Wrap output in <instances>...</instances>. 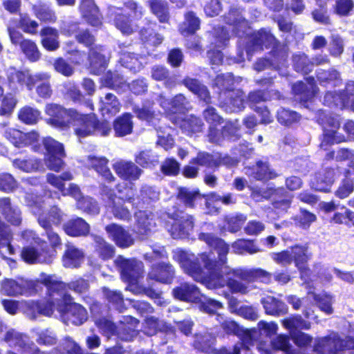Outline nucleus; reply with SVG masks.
I'll return each mask as SVG.
<instances>
[{"mask_svg": "<svg viewBox=\"0 0 354 354\" xmlns=\"http://www.w3.org/2000/svg\"><path fill=\"white\" fill-rule=\"evenodd\" d=\"M199 239L214 248L218 257L216 258L212 252H203L199 254V258L196 259L193 254L176 250L174 258L179 263L185 272L209 289L222 288L226 285L233 293L246 294L248 292V287L243 282L234 279L233 277H238L234 273L225 272L227 268L232 270L242 269L232 268L227 265L228 245L224 241L212 234L201 233Z\"/></svg>", "mask_w": 354, "mask_h": 354, "instance_id": "obj_1", "label": "nucleus"}, {"mask_svg": "<svg viewBox=\"0 0 354 354\" xmlns=\"http://www.w3.org/2000/svg\"><path fill=\"white\" fill-rule=\"evenodd\" d=\"M45 112L50 117L49 124L61 130H67L73 126L79 138L91 136L95 130L97 118L95 114H82L75 109H67L55 104H48Z\"/></svg>", "mask_w": 354, "mask_h": 354, "instance_id": "obj_2", "label": "nucleus"}, {"mask_svg": "<svg viewBox=\"0 0 354 354\" xmlns=\"http://www.w3.org/2000/svg\"><path fill=\"white\" fill-rule=\"evenodd\" d=\"M49 78L50 75L44 72L32 75L29 71H19L12 69L8 73V81L12 88H17L19 84L21 86H26L28 90H32L36 83L43 82L37 87V94L43 98L50 97L52 94L48 82Z\"/></svg>", "mask_w": 354, "mask_h": 354, "instance_id": "obj_3", "label": "nucleus"}, {"mask_svg": "<svg viewBox=\"0 0 354 354\" xmlns=\"http://www.w3.org/2000/svg\"><path fill=\"white\" fill-rule=\"evenodd\" d=\"M47 284L51 291L58 290L61 292H57L59 297H62L64 304H58L57 310L60 313H65L66 317L71 323L75 325H81L88 317L86 309L81 305L72 303L71 295L66 294L65 291L66 285L58 281H52L48 279Z\"/></svg>", "mask_w": 354, "mask_h": 354, "instance_id": "obj_4", "label": "nucleus"}, {"mask_svg": "<svg viewBox=\"0 0 354 354\" xmlns=\"http://www.w3.org/2000/svg\"><path fill=\"white\" fill-rule=\"evenodd\" d=\"M29 204L32 206V211L35 214H38V222L39 225L46 230L48 239L53 248L61 245V239L59 235L51 230V224L59 225L62 219V214L57 207L51 208L49 214L40 213V205L38 206L37 203Z\"/></svg>", "mask_w": 354, "mask_h": 354, "instance_id": "obj_5", "label": "nucleus"}, {"mask_svg": "<svg viewBox=\"0 0 354 354\" xmlns=\"http://www.w3.org/2000/svg\"><path fill=\"white\" fill-rule=\"evenodd\" d=\"M115 263L121 269L122 279L131 284L136 283L143 273V264L141 261L135 259H125L118 257Z\"/></svg>", "mask_w": 354, "mask_h": 354, "instance_id": "obj_6", "label": "nucleus"}, {"mask_svg": "<svg viewBox=\"0 0 354 354\" xmlns=\"http://www.w3.org/2000/svg\"><path fill=\"white\" fill-rule=\"evenodd\" d=\"M192 217L188 214L180 213L176 214L172 221L167 224L168 231L174 239H182L187 236L193 229Z\"/></svg>", "mask_w": 354, "mask_h": 354, "instance_id": "obj_7", "label": "nucleus"}, {"mask_svg": "<svg viewBox=\"0 0 354 354\" xmlns=\"http://www.w3.org/2000/svg\"><path fill=\"white\" fill-rule=\"evenodd\" d=\"M48 279L52 281L55 280L51 277H47L43 281V283L46 286L48 291L50 297L49 301L41 303L33 302L32 304V309L36 310L39 313L46 316H50L53 314L54 309L57 310L58 304H64L62 297H60L57 295V292H61V291H58V290L51 291L47 284V281Z\"/></svg>", "mask_w": 354, "mask_h": 354, "instance_id": "obj_8", "label": "nucleus"}, {"mask_svg": "<svg viewBox=\"0 0 354 354\" xmlns=\"http://www.w3.org/2000/svg\"><path fill=\"white\" fill-rule=\"evenodd\" d=\"M345 347L347 346L344 341L337 334L333 333L328 337L319 339L315 350L317 354H337Z\"/></svg>", "mask_w": 354, "mask_h": 354, "instance_id": "obj_9", "label": "nucleus"}, {"mask_svg": "<svg viewBox=\"0 0 354 354\" xmlns=\"http://www.w3.org/2000/svg\"><path fill=\"white\" fill-rule=\"evenodd\" d=\"M290 249L292 254L293 261L300 272L301 279L308 277L310 270L307 268L306 263L310 259L311 254L308 251V246L295 245Z\"/></svg>", "mask_w": 354, "mask_h": 354, "instance_id": "obj_10", "label": "nucleus"}, {"mask_svg": "<svg viewBox=\"0 0 354 354\" xmlns=\"http://www.w3.org/2000/svg\"><path fill=\"white\" fill-rule=\"evenodd\" d=\"M5 137L17 147H22L37 142L39 135L35 131L24 133L14 128H8L5 131Z\"/></svg>", "mask_w": 354, "mask_h": 354, "instance_id": "obj_11", "label": "nucleus"}, {"mask_svg": "<svg viewBox=\"0 0 354 354\" xmlns=\"http://www.w3.org/2000/svg\"><path fill=\"white\" fill-rule=\"evenodd\" d=\"M105 230L109 237L120 248H128L134 243V240L129 232L119 225L115 223L108 225Z\"/></svg>", "mask_w": 354, "mask_h": 354, "instance_id": "obj_12", "label": "nucleus"}, {"mask_svg": "<svg viewBox=\"0 0 354 354\" xmlns=\"http://www.w3.org/2000/svg\"><path fill=\"white\" fill-rule=\"evenodd\" d=\"M135 218L134 231L139 235H147L155 228V216L151 212L139 211Z\"/></svg>", "mask_w": 354, "mask_h": 354, "instance_id": "obj_13", "label": "nucleus"}, {"mask_svg": "<svg viewBox=\"0 0 354 354\" xmlns=\"http://www.w3.org/2000/svg\"><path fill=\"white\" fill-rule=\"evenodd\" d=\"M113 168L119 177L127 180H136L142 171L131 161L120 160L113 164Z\"/></svg>", "mask_w": 354, "mask_h": 354, "instance_id": "obj_14", "label": "nucleus"}, {"mask_svg": "<svg viewBox=\"0 0 354 354\" xmlns=\"http://www.w3.org/2000/svg\"><path fill=\"white\" fill-rule=\"evenodd\" d=\"M227 273H234L239 279L246 282H252L257 279L261 280L264 283H270L272 274L262 269L248 270H230L227 268L225 269Z\"/></svg>", "mask_w": 354, "mask_h": 354, "instance_id": "obj_15", "label": "nucleus"}, {"mask_svg": "<svg viewBox=\"0 0 354 354\" xmlns=\"http://www.w3.org/2000/svg\"><path fill=\"white\" fill-rule=\"evenodd\" d=\"M227 273H234L239 279L246 282H252L257 279L261 280L264 283H270L272 274L262 269L248 270H230L227 268L225 269Z\"/></svg>", "mask_w": 354, "mask_h": 354, "instance_id": "obj_16", "label": "nucleus"}, {"mask_svg": "<svg viewBox=\"0 0 354 354\" xmlns=\"http://www.w3.org/2000/svg\"><path fill=\"white\" fill-rule=\"evenodd\" d=\"M227 273H234L239 279L246 282H252L257 279L261 280L264 283H270L272 274L262 269L248 270H230L227 268L225 269Z\"/></svg>", "mask_w": 354, "mask_h": 354, "instance_id": "obj_17", "label": "nucleus"}, {"mask_svg": "<svg viewBox=\"0 0 354 354\" xmlns=\"http://www.w3.org/2000/svg\"><path fill=\"white\" fill-rule=\"evenodd\" d=\"M220 99L223 106L230 111H239L244 107V95L241 90H232L221 93Z\"/></svg>", "mask_w": 354, "mask_h": 354, "instance_id": "obj_18", "label": "nucleus"}, {"mask_svg": "<svg viewBox=\"0 0 354 354\" xmlns=\"http://www.w3.org/2000/svg\"><path fill=\"white\" fill-rule=\"evenodd\" d=\"M80 11L83 18L93 26L102 24L101 15L93 0H82Z\"/></svg>", "mask_w": 354, "mask_h": 354, "instance_id": "obj_19", "label": "nucleus"}, {"mask_svg": "<svg viewBox=\"0 0 354 354\" xmlns=\"http://www.w3.org/2000/svg\"><path fill=\"white\" fill-rule=\"evenodd\" d=\"M121 108L117 97L112 93H106L100 100V111L104 117L111 118L116 115Z\"/></svg>", "mask_w": 354, "mask_h": 354, "instance_id": "obj_20", "label": "nucleus"}, {"mask_svg": "<svg viewBox=\"0 0 354 354\" xmlns=\"http://www.w3.org/2000/svg\"><path fill=\"white\" fill-rule=\"evenodd\" d=\"M174 297L185 301L194 302L200 299L201 293L198 288L193 284L183 283L174 289Z\"/></svg>", "mask_w": 354, "mask_h": 354, "instance_id": "obj_21", "label": "nucleus"}, {"mask_svg": "<svg viewBox=\"0 0 354 354\" xmlns=\"http://www.w3.org/2000/svg\"><path fill=\"white\" fill-rule=\"evenodd\" d=\"M174 270L169 263H159L152 267L149 276L151 279L162 283H170L174 277Z\"/></svg>", "mask_w": 354, "mask_h": 354, "instance_id": "obj_22", "label": "nucleus"}, {"mask_svg": "<svg viewBox=\"0 0 354 354\" xmlns=\"http://www.w3.org/2000/svg\"><path fill=\"white\" fill-rule=\"evenodd\" d=\"M335 171L332 169H326L316 174L311 181L312 187L319 191L328 192L330 186L334 182Z\"/></svg>", "mask_w": 354, "mask_h": 354, "instance_id": "obj_23", "label": "nucleus"}, {"mask_svg": "<svg viewBox=\"0 0 354 354\" xmlns=\"http://www.w3.org/2000/svg\"><path fill=\"white\" fill-rule=\"evenodd\" d=\"M0 212L10 223L18 225L21 223V212L11 204L9 198H0Z\"/></svg>", "mask_w": 354, "mask_h": 354, "instance_id": "obj_24", "label": "nucleus"}, {"mask_svg": "<svg viewBox=\"0 0 354 354\" xmlns=\"http://www.w3.org/2000/svg\"><path fill=\"white\" fill-rule=\"evenodd\" d=\"M89 61L91 71L93 73L98 75L106 68L107 59L104 55L102 54V47H92L89 53Z\"/></svg>", "mask_w": 354, "mask_h": 354, "instance_id": "obj_25", "label": "nucleus"}, {"mask_svg": "<svg viewBox=\"0 0 354 354\" xmlns=\"http://www.w3.org/2000/svg\"><path fill=\"white\" fill-rule=\"evenodd\" d=\"M245 174L259 180H267L277 176V174L270 168L267 162L261 161L258 162L252 169L245 168Z\"/></svg>", "mask_w": 354, "mask_h": 354, "instance_id": "obj_26", "label": "nucleus"}, {"mask_svg": "<svg viewBox=\"0 0 354 354\" xmlns=\"http://www.w3.org/2000/svg\"><path fill=\"white\" fill-rule=\"evenodd\" d=\"M84 259V253L73 245H66V250L62 258L63 265L66 268H77Z\"/></svg>", "mask_w": 354, "mask_h": 354, "instance_id": "obj_27", "label": "nucleus"}, {"mask_svg": "<svg viewBox=\"0 0 354 354\" xmlns=\"http://www.w3.org/2000/svg\"><path fill=\"white\" fill-rule=\"evenodd\" d=\"M65 232L71 236H86L89 232L88 224L82 218L71 219L64 224Z\"/></svg>", "mask_w": 354, "mask_h": 354, "instance_id": "obj_28", "label": "nucleus"}, {"mask_svg": "<svg viewBox=\"0 0 354 354\" xmlns=\"http://www.w3.org/2000/svg\"><path fill=\"white\" fill-rule=\"evenodd\" d=\"M250 42L252 46V50H262L266 48L274 46L275 44L274 37L268 31L261 30L253 34Z\"/></svg>", "mask_w": 354, "mask_h": 354, "instance_id": "obj_29", "label": "nucleus"}, {"mask_svg": "<svg viewBox=\"0 0 354 354\" xmlns=\"http://www.w3.org/2000/svg\"><path fill=\"white\" fill-rule=\"evenodd\" d=\"M184 85L201 100L206 103H210L211 97L207 88L198 80L187 77L183 80Z\"/></svg>", "mask_w": 354, "mask_h": 354, "instance_id": "obj_30", "label": "nucleus"}, {"mask_svg": "<svg viewBox=\"0 0 354 354\" xmlns=\"http://www.w3.org/2000/svg\"><path fill=\"white\" fill-rule=\"evenodd\" d=\"M328 121L331 129H325L324 133V140L321 143V147L324 148L328 144L339 143L344 140V137L339 133L336 129L339 127V121L337 119H331Z\"/></svg>", "mask_w": 354, "mask_h": 354, "instance_id": "obj_31", "label": "nucleus"}, {"mask_svg": "<svg viewBox=\"0 0 354 354\" xmlns=\"http://www.w3.org/2000/svg\"><path fill=\"white\" fill-rule=\"evenodd\" d=\"M261 303L263 305L266 313L272 315H279L287 312L285 304L272 296L262 298Z\"/></svg>", "mask_w": 354, "mask_h": 354, "instance_id": "obj_32", "label": "nucleus"}, {"mask_svg": "<svg viewBox=\"0 0 354 354\" xmlns=\"http://www.w3.org/2000/svg\"><path fill=\"white\" fill-rule=\"evenodd\" d=\"M132 116L129 113H124L114 122L113 129L117 136L122 137L130 134L133 129Z\"/></svg>", "mask_w": 354, "mask_h": 354, "instance_id": "obj_33", "label": "nucleus"}, {"mask_svg": "<svg viewBox=\"0 0 354 354\" xmlns=\"http://www.w3.org/2000/svg\"><path fill=\"white\" fill-rule=\"evenodd\" d=\"M0 293L3 295L15 297L26 293L24 285L10 279H5L0 283Z\"/></svg>", "mask_w": 354, "mask_h": 354, "instance_id": "obj_34", "label": "nucleus"}, {"mask_svg": "<svg viewBox=\"0 0 354 354\" xmlns=\"http://www.w3.org/2000/svg\"><path fill=\"white\" fill-rule=\"evenodd\" d=\"M88 160L89 165L94 168L107 181L111 182L114 180V176L106 166L108 163L106 158L103 157L89 156Z\"/></svg>", "mask_w": 354, "mask_h": 354, "instance_id": "obj_35", "label": "nucleus"}, {"mask_svg": "<svg viewBox=\"0 0 354 354\" xmlns=\"http://www.w3.org/2000/svg\"><path fill=\"white\" fill-rule=\"evenodd\" d=\"M41 43L48 50H55L59 47L58 32L56 29L47 27L41 30Z\"/></svg>", "mask_w": 354, "mask_h": 354, "instance_id": "obj_36", "label": "nucleus"}, {"mask_svg": "<svg viewBox=\"0 0 354 354\" xmlns=\"http://www.w3.org/2000/svg\"><path fill=\"white\" fill-rule=\"evenodd\" d=\"M200 19L194 12H189L185 15V21L180 26L179 30L182 35L186 36L194 35L200 28Z\"/></svg>", "mask_w": 354, "mask_h": 354, "instance_id": "obj_37", "label": "nucleus"}, {"mask_svg": "<svg viewBox=\"0 0 354 354\" xmlns=\"http://www.w3.org/2000/svg\"><path fill=\"white\" fill-rule=\"evenodd\" d=\"M189 163L209 168L218 167L221 165L218 156L205 151L198 152L197 156L190 160Z\"/></svg>", "mask_w": 354, "mask_h": 354, "instance_id": "obj_38", "label": "nucleus"}, {"mask_svg": "<svg viewBox=\"0 0 354 354\" xmlns=\"http://www.w3.org/2000/svg\"><path fill=\"white\" fill-rule=\"evenodd\" d=\"M180 127L184 133L192 136L202 131L203 123L199 118L189 115L180 122Z\"/></svg>", "mask_w": 354, "mask_h": 354, "instance_id": "obj_39", "label": "nucleus"}, {"mask_svg": "<svg viewBox=\"0 0 354 354\" xmlns=\"http://www.w3.org/2000/svg\"><path fill=\"white\" fill-rule=\"evenodd\" d=\"M225 21L230 26H234L236 33L244 31L247 27V22L238 8H232L225 16Z\"/></svg>", "mask_w": 354, "mask_h": 354, "instance_id": "obj_40", "label": "nucleus"}, {"mask_svg": "<svg viewBox=\"0 0 354 354\" xmlns=\"http://www.w3.org/2000/svg\"><path fill=\"white\" fill-rule=\"evenodd\" d=\"M158 134L157 144L165 150L173 147L174 140L172 138L173 129L169 127H159L156 129Z\"/></svg>", "mask_w": 354, "mask_h": 354, "instance_id": "obj_41", "label": "nucleus"}, {"mask_svg": "<svg viewBox=\"0 0 354 354\" xmlns=\"http://www.w3.org/2000/svg\"><path fill=\"white\" fill-rule=\"evenodd\" d=\"M149 6L152 13L157 17L160 22L168 21L169 15L166 2L161 0H150Z\"/></svg>", "mask_w": 354, "mask_h": 354, "instance_id": "obj_42", "label": "nucleus"}, {"mask_svg": "<svg viewBox=\"0 0 354 354\" xmlns=\"http://www.w3.org/2000/svg\"><path fill=\"white\" fill-rule=\"evenodd\" d=\"M21 257L27 263H47L50 259L41 252H39L33 247H26L21 251Z\"/></svg>", "mask_w": 354, "mask_h": 354, "instance_id": "obj_43", "label": "nucleus"}, {"mask_svg": "<svg viewBox=\"0 0 354 354\" xmlns=\"http://www.w3.org/2000/svg\"><path fill=\"white\" fill-rule=\"evenodd\" d=\"M283 326L290 331V335L292 333H297V329H309L310 324L304 321L301 316H293L288 317L282 321Z\"/></svg>", "mask_w": 354, "mask_h": 354, "instance_id": "obj_44", "label": "nucleus"}, {"mask_svg": "<svg viewBox=\"0 0 354 354\" xmlns=\"http://www.w3.org/2000/svg\"><path fill=\"white\" fill-rule=\"evenodd\" d=\"M4 340L11 346L25 348L28 344V337L14 329L8 330L5 335Z\"/></svg>", "mask_w": 354, "mask_h": 354, "instance_id": "obj_45", "label": "nucleus"}, {"mask_svg": "<svg viewBox=\"0 0 354 354\" xmlns=\"http://www.w3.org/2000/svg\"><path fill=\"white\" fill-rule=\"evenodd\" d=\"M120 10L117 9L115 12V17L114 23L116 28L120 30L123 34L130 35L136 30V26L132 24L128 17L123 13L118 12Z\"/></svg>", "mask_w": 354, "mask_h": 354, "instance_id": "obj_46", "label": "nucleus"}, {"mask_svg": "<svg viewBox=\"0 0 354 354\" xmlns=\"http://www.w3.org/2000/svg\"><path fill=\"white\" fill-rule=\"evenodd\" d=\"M40 115L41 113L37 109L26 106L20 109L18 117L21 122L27 124H33L38 122Z\"/></svg>", "mask_w": 354, "mask_h": 354, "instance_id": "obj_47", "label": "nucleus"}, {"mask_svg": "<svg viewBox=\"0 0 354 354\" xmlns=\"http://www.w3.org/2000/svg\"><path fill=\"white\" fill-rule=\"evenodd\" d=\"M94 241L96 244V250L102 259H109L114 254V248L107 243L105 240L98 236H94Z\"/></svg>", "mask_w": 354, "mask_h": 354, "instance_id": "obj_48", "label": "nucleus"}, {"mask_svg": "<svg viewBox=\"0 0 354 354\" xmlns=\"http://www.w3.org/2000/svg\"><path fill=\"white\" fill-rule=\"evenodd\" d=\"M232 248L236 254L248 252L252 254L260 252V250L252 241L245 239L237 240L233 243Z\"/></svg>", "mask_w": 354, "mask_h": 354, "instance_id": "obj_49", "label": "nucleus"}, {"mask_svg": "<svg viewBox=\"0 0 354 354\" xmlns=\"http://www.w3.org/2000/svg\"><path fill=\"white\" fill-rule=\"evenodd\" d=\"M120 199L113 198L109 207L113 216L118 219L129 220L131 218V213L127 207H124Z\"/></svg>", "mask_w": 354, "mask_h": 354, "instance_id": "obj_50", "label": "nucleus"}, {"mask_svg": "<svg viewBox=\"0 0 354 354\" xmlns=\"http://www.w3.org/2000/svg\"><path fill=\"white\" fill-rule=\"evenodd\" d=\"M308 295H312L322 311L326 313L328 315L333 313V309L332 304L333 303V299L332 296L327 294L317 295L313 292H309Z\"/></svg>", "mask_w": 354, "mask_h": 354, "instance_id": "obj_51", "label": "nucleus"}, {"mask_svg": "<svg viewBox=\"0 0 354 354\" xmlns=\"http://www.w3.org/2000/svg\"><path fill=\"white\" fill-rule=\"evenodd\" d=\"M120 62L124 66L134 73L139 71L142 68L138 56L131 53H123L120 57Z\"/></svg>", "mask_w": 354, "mask_h": 354, "instance_id": "obj_52", "label": "nucleus"}, {"mask_svg": "<svg viewBox=\"0 0 354 354\" xmlns=\"http://www.w3.org/2000/svg\"><path fill=\"white\" fill-rule=\"evenodd\" d=\"M13 165L15 167L26 172L36 171L42 167L41 162L35 158L16 159L13 161Z\"/></svg>", "mask_w": 354, "mask_h": 354, "instance_id": "obj_53", "label": "nucleus"}, {"mask_svg": "<svg viewBox=\"0 0 354 354\" xmlns=\"http://www.w3.org/2000/svg\"><path fill=\"white\" fill-rule=\"evenodd\" d=\"M140 34L144 42L153 46L160 44L163 41V37L156 33L150 27L143 28Z\"/></svg>", "mask_w": 354, "mask_h": 354, "instance_id": "obj_54", "label": "nucleus"}, {"mask_svg": "<svg viewBox=\"0 0 354 354\" xmlns=\"http://www.w3.org/2000/svg\"><path fill=\"white\" fill-rule=\"evenodd\" d=\"M77 207L90 214H97L100 207L96 201L91 197H82L77 201Z\"/></svg>", "mask_w": 354, "mask_h": 354, "instance_id": "obj_55", "label": "nucleus"}, {"mask_svg": "<svg viewBox=\"0 0 354 354\" xmlns=\"http://www.w3.org/2000/svg\"><path fill=\"white\" fill-rule=\"evenodd\" d=\"M200 196L198 191L190 190L185 187L179 189L178 198L187 207H192L195 200Z\"/></svg>", "mask_w": 354, "mask_h": 354, "instance_id": "obj_56", "label": "nucleus"}, {"mask_svg": "<svg viewBox=\"0 0 354 354\" xmlns=\"http://www.w3.org/2000/svg\"><path fill=\"white\" fill-rule=\"evenodd\" d=\"M44 145L47 151L46 156H66L63 145L52 138H47L44 139Z\"/></svg>", "mask_w": 354, "mask_h": 354, "instance_id": "obj_57", "label": "nucleus"}, {"mask_svg": "<svg viewBox=\"0 0 354 354\" xmlns=\"http://www.w3.org/2000/svg\"><path fill=\"white\" fill-rule=\"evenodd\" d=\"M35 15L40 20L53 22L55 21L56 17L54 12L45 4L34 6Z\"/></svg>", "mask_w": 354, "mask_h": 354, "instance_id": "obj_58", "label": "nucleus"}, {"mask_svg": "<svg viewBox=\"0 0 354 354\" xmlns=\"http://www.w3.org/2000/svg\"><path fill=\"white\" fill-rule=\"evenodd\" d=\"M354 7L353 0H337L333 6V12L339 16H347Z\"/></svg>", "mask_w": 354, "mask_h": 354, "instance_id": "obj_59", "label": "nucleus"}, {"mask_svg": "<svg viewBox=\"0 0 354 354\" xmlns=\"http://www.w3.org/2000/svg\"><path fill=\"white\" fill-rule=\"evenodd\" d=\"M315 220L316 216L306 210H301L295 218V224L304 229L308 228Z\"/></svg>", "mask_w": 354, "mask_h": 354, "instance_id": "obj_60", "label": "nucleus"}, {"mask_svg": "<svg viewBox=\"0 0 354 354\" xmlns=\"http://www.w3.org/2000/svg\"><path fill=\"white\" fill-rule=\"evenodd\" d=\"M272 259L277 264L282 266H288L293 262L292 254L290 249L280 252H272L270 254Z\"/></svg>", "mask_w": 354, "mask_h": 354, "instance_id": "obj_61", "label": "nucleus"}, {"mask_svg": "<svg viewBox=\"0 0 354 354\" xmlns=\"http://www.w3.org/2000/svg\"><path fill=\"white\" fill-rule=\"evenodd\" d=\"M24 53L32 62H35L39 58V53L37 46L30 40H26L20 46Z\"/></svg>", "mask_w": 354, "mask_h": 354, "instance_id": "obj_62", "label": "nucleus"}, {"mask_svg": "<svg viewBox=\"0 0 354 354\" xmlns=\"http://www.w3.org/2000/svg\"><path fill=\"white\" fill-rule=\"evenodd\" d=\"M354 178H351L348 174V169L346 171V178L343 180L342 185L339 187L336 191V196L340 198H344L348 196V195L353 190V181Z\"/></svg>", "mask_w": 354, "mask_h": 354, "instance_id": "obj_63", "label": "nucleus"}, {"mask_svg": "<svg viewBox=\"0 0 354 354\" xmlns=\"http://www.w3.org/2000/svg\"><path fill=\"white\" fill-rule=\"evenodd\" d=\"M277 119L280 123L289 125L297 121L299 116L295 111L281 108L277 111Z\"/></svg>", "mask_w": 354, "mask_h": 354, "instance_id": "obj_64", "label": "nucleus"}]
</instances>
